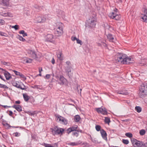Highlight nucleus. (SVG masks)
Wrapping results in <instances>:
<instances>
[{"mask_svg": "<svg viewBox=\"0 0 147 147\" xmlns=\"http://www.w3.org/2000/svg\"><path fill=\"white\" fill-rule=\"evenodd\" d=\"M95 128L97 131H100L101 127L100 125H96L95 126Z\"/></svg>", "mask_w": 147, "mask_h": 147, "instance_id": "nucleus-36", "label": "nucleus"}, {"mask_svg": "<svg viewBox=\"0 0 147 147\" xmlns=\"http://www.w3.org/2000/svg\"><path fill=\"white\" fill-rule=\"evenodd\" d=\"M1 64L6 65L9 66L10 63L9 62H7L5 61H1Z\"/></svg>", "mask_w": 147, "mask_h": 147, "instance_id": "nucleus-40", "label": "nucleus"}, {"mask_svg": "<svg viewBox=\"0 0 147 147\" xmlns=\"http://www.w3.org/2000/svg\"><path fill=\"white\" fill-rule=\"evenodd\" d=\"M20 77L22 78H23L24 79H26V78L25 76L22 74L20 73L19 75Z\"/></svg>", "mask_w": 147, "mask_h": 147, "instance_id": "nucleus-45", "label": "nucleus"}, {"mask_svg": "<svg viewBox=\"0 0 147 147\" xmlns=\"http://www.w3.org/2000/svg\"><path fill=\"white\" fill-rule=\"evenodd\" d=\"M118 93L120 94H122L123 95H127V92H123V91H119L118 92Z\"/></svg>", "mask_w": 147, "mask_h": 147, "instance_id": "nucleus-48", "label": "nucleus"}, {"mask_svg": "<svg viewBox=\"0 0 147 147\" xmlns=\"http://www.w3.org/2000/svg\"><path fill=\"white\" fill-rule=\"evenodd\" d=\"M139 94L140 96L142 98H144L147 95V87L145 86L144 84L141 85Z\"/></svg>", "mask_w": 147, "mask_h": 147, "instance_id": "nucleus-2", "label": "nucleus"}, {"mask_svg": "<svg viewBox=\"0 0 147 147\" xmlns=\"http://www.w3.org/2000/svg\"><path fill=\"white\" fill-rule=\"evenodd\" d=\"M135 109L136 110H142V109L140 106H136L135 107Z\"/></svg>", "mask_w": 147, "mask_h": 147, "instance_id": "nucleus-49", "label": "nucleus"}, {"mask_svg": "<svg viewBox=\"0 0 147 147\" xmlns=\"http://www.w3.org/2000/svg\"><path fill=\"white\" fill-rule=\"evenodd\" d=\"M78 127L77 125H74L72 127H70L67 129L66 133L69 134L71 131H76L78 129Z\"/></svg>", "mask_w": 147, "mask_h": 147, "instance_id": "nucleus-9", "label": "nucleus"}, {"mask_svg": "<svg viewBox=\"0 0 147 147\" xmlns=\"http://www.w3.org/2000/svg\"><path fill=\"white\" fill-rule=\"evenodd\" d=\"M13 72L16 75H17V76H19V75H20V73L19 72H18L17 71H16L15 70H13Z\"/></svg>", "mask_w": 147, "mask_h": 147, "instance_id": "nucleus-50", "label": "nucleus"}, {"mask_svg": "<svg viewBox=\"0 0 147 147\" xmlns=\"http://www.w3.org/2000/svg\"><path fill=\"white\" fill-rule=\"evenodd\" d=\"M5 23V21L3 20L0 19V25H4Z\"/></svg>", "mask_w": 147, "mask_h": 147, "instance_id": "nucleus-47", "label": "nucleus"}, {"mask_svg": "<svg viewBox=\"0 0 147 147\" xmlns=\"http://www.w3.org/2000/svg\"><path fill=\"white\" fill-rule=\"evenodd\" d=\"M51 62L53 64H54L55 63V59H54V58H52V59L51 61Z\"/></svg>", "mask_w": 147, "mask_h": 147, "instance_id": "nucleus-54", "label": "nucleus"}, {"mask_svg": "<svg viewBox=\"0 0 147 147\" xmlns=\"http://www.w3.org/2000/svg\"><path fill=\"white\" fill-rule=\"evenodd\" d=\"M82 143V142L80 141H78L76 142H71L69 144L71 146H77Z\"/></svg>", "mask_w": 147, "mask_h": 147, "instance_id": "nucleus-21", "label": "nucleus"}, {"mask_svg": "<svg viewBox=\"0 0 147 147\" xmlns=\"http://www.w3.org/2000/svg\"><path fill=\"white\" fill-rule=\"evenodd\" d=\"M98 113L103 115H107V111H97Z\"/></svg>", "mask_w": 147, "mask_h": 147, "instance_id": "nucleus-29", "label": "nucleus"}, {"mask_svg": "<svg viewBox=\"0 0 147 147\" xmlns=\"http://www.w3.org/2000/svg\"><path fill=\"white\" fill-rule=\"evenodd\" d=\"M100 133L102 138L106 141H107V134L106 132L103 129L100 130Z\"/></svg>", "mask_w": 147, "mask_h": 147, "instance_id": "nucleus-13", "label": "nucleus"}, {"mask_svg": "<svg viewBox=\"0 0 147 147\" xmlns=\"http://www.w3.org/2000/svg\"><path fill=\"white\" fill-rule=\"evenodd\" d=\"M146 131L145 130L142 129L140 131V134L141 135H144Z\"/></svg>", "mask_w": 147, "mask_h": 147, "instance_id": "nucleus-35", "label": "nucleus"}, {"mask_svg": "<svg viewBox=\"0 0 147 147\" xmlns=\"http://www.w3.org/2000/svg\"><path fill=\"white\" fill-rule=\"evenodd\" d=\"M133 59V58L129 57L126 55V57L125 58L124 64H128L129 63H133L134 62Z\"/></svg>", "mask_w": 147, "mask_h": 147, "instance_id": "nucleus-10", "label": "nucleus"}, {"mask_svg": "<svg viewBox=\"0 0 147 147\" xmlns=\"http://www.w3.org/2000/svg\"><path fill=\"white\" fill-rule=\"evenodd\" d=\"M59 26H58L56 29H55L54 33L57 36H61L63 33L62 26L63 24L62 23H60Z\"/></svg>", "mask_w": 147, "mask_h": 147, "instance_id": "nucleus-4", "label": "nucleus"}, {"mask_svg": "<svg viewBox=\"0 0 147 147\" xmlns=\"http://www.w3.org/2000/svg\"><path fill=\"white\" fill-rule=\"evenodd\" d=\"M15 103L17 104H19L20 103V101H16Z\"/></svg>", "mask_w": 147, "mask_h": 147, "instance_id": "nucleus-61", "label": "nucleus"}, {"mask_svg": "<svg viewBox=\"0 0 147 147\" xmlns=\"http://www.w3.org/2000/svg\"><path fill=\"white\" fill-rule=\"evenodd\" d=\"M123 142L125 144H127L129 143V141L127 140L123 139Z\"/></svg>", "mask_w": 147, "mask_h": 147, "instance_id": "nucleus-38", "label": "nucleus"}, {"mask_svg": "<svg viewBox=\"0 0 147 147\" xmlns=\"http://www.w3.org/2000/svg\"><path fill=\"white\" fill-rule=\"evenodd\" d=\"M108 39L110 41L114 42L116 40V39L114 36L111 34H109L107 36Z\"/></svg>", "mask_w": 147, "mask_h": 147, "instance_id": "nucleus-15", "label": "nucleus"}, {"mask_svg": "<svg viewBox=\"0 0 147 147\" xmlns=\"http://www.w3.org/2000/svg\"><path fill=\"white\" fill-rule=\"evenodd\" d=\"M96 18L95 15H93L90 16L88 20H87L86 24L90 27H95L96 22Z\"/></svg>", "mask_w": 147, "mask_h": 147, "instance_id": "nucleus-1", "label": "nucleus"}, {"mask_svg": "<svg viewBox=\"0 0 147 147\" xmlns=\"http://www.w3.org/2000/svg\"><path fill=\"white\" fill-rule=\"evenodd\" d=\"M77 41V43L78 44H80V45H82V41L80 40L79 39H78L77 40H76Z\"/></svg>", "mask_w": 147, "mask_h": 147, "instance_id": "nucleus-51", "label": "nucleus"}, {"mask_svg": "<svg viewBox=\"0 0 147 147\" xmlns=\"http://www.w3.org/2000/svg\"><path fill=\"white\" fill-rule=\"evenodd\" d=\"M0 87L3 88H8V87L5 85L0 84Z\"/></svg>", "mask_w": 147, "mask_h": 147, "instance_id": "nucleus-37", "label": "nucleus"}, {"mask_svg": "<svg viewBox=\"0 0 147 147\" xmlns=\"http://www.w3.org/2000/svg\"><path fill=\"white\" fill-rule=\"evenodd\" d=\"M12 113H13L12 112V111H10L9 114L10 116H11L12 115Z\"/></svg>", "mask_w": 147, "mask_h": 147, "instance_id": "nucleus-62", "label": "nucleus"}, {"mask_svg": "<svg viewBox=\"0 0 147 147\" xmlns=\"http://www.w3.org/2000/svg\"><path fill=\"white\" fill-rule=\"evenodd\" d=\"M78 39V38H77L75 36H72L71 37V40L73 41H74L75 40H77Z\"/></svg>", "mask_w": 147, "mask_h": 147, "instance_id": "nucleus-52", "label": "nucleus"}, {"mask_svg": "<svg viewBox=\"0 0 147 147\" xmlns=\"http://www.w3.org/2000/svg\"><path fill=\"white\" fill-rule=\"evenodd\" d=\"M3 73L6 80H9L12 78L10 74L7 71H5Z\"/></svg>", "mask_w": 147, "mask_h": 147, "instance_id": "nucleus-16", "label": "nucleus"}, {"mask_svg": "<svg viewBox=\"0 0 147 147\" xmlns=\"http://www.w3.org/2000/svg\"><path fill=\"white\" fill-rule=\"evenodd\" d=\"M64 78L63 76H60L59 77V80L61 82L60 83L61 84L63 85L64 83Z\"/></svg>", "mask_w": 147, "mask_h": 147, "instance_id": "nucleus-26", "label": "nucleus"}, {"mask_svg": "<svg viewBox=\"0 0 147 147\" xmlns=\"http://www.w3.org/2000/svg\"><path fill=\"white\" fill-rule=\"evenodd\" d=\"M125 135L127 137L129 138H131L133 136V135L132 133L130 132L126 133Z\"/></svg>", "mask_w": 147, "mask_h": 147, "instance_id": "nucleus-32", "label": "nucleus"}, {"mask_svg": "<svg viewBox=\"0 0 147 147\" xmlns=\"http://www.w3.org/2000/svg\"><path fill=\"white\" fill-rule=\"evenodd\" d=\"M145 14L142 18L143 20V21L147 22V9H145L144 10Z\"/></svg>", "mask_w": 147, "mask_h": 147, "instance_id": "nucleus-20", "label": "nucleus"}, {"mask_svg": "<svg viewBox=\"0 0 147 147\" xmlns=\"http://www.w3.org/2000/svg\"><path fill=\"white\" fill-rule=\"evenodd\" d=\"M25 33V31L24 30H21L19 32V34H23Z\"/></svg>", "mask_w": 147, "mask_h": 147, "instance_id": "nucleus-53", "label": "nucleus"}, {"mask_svg": "<svg viewBox=\"0 0 147 147\" xmlns=\"http://www.w3.org/2000/svg\"><path fill=\"white\" fill-rule=\"evenodd\" d=\"M0 69L1 70H2V71H4V72H5V71H6V70H5V69H3V68H1V67H0Z\"/></svg>", "mask_w": 147, "mask_h": 147, "instance_id": "nucleus-64", "label": "nucleus"}, {"mask_svg": "<svg viewBox=\"0 0 147 147\" xmlns=\"http://www.w3.org/2000/svg\"><path fill=\"white\" fill-rule=\"evenodd\" d=\"M66 65H67L66 67V73L67 74L69 77L70 78L71 76L72 73L71 72V69L72 67L71 66V63L69 61H67L66 62Z\"/></svg>", "mask_w": 147, "mask_h": 147, "instance_id": "nucleus-6", "label": "nucleus"}, {"mask_svg": "<svg viewBox=\"0 0 147 147\" xmlns=\"http://www.w3.org/2000/svg\"><path fill=\"white\" fill-rule=\"evenodd\" d=\"M13 107L14 108L17 110H22L21 107L19 105H14L13 106Z\"/></svg>", "mask_w": 147, "mask_h": 147, "instance_id": "nucleus-25", "label": "nucleus"}, {"mask_svg": "<svg viewBox=\"0 0 147 147\" xmlns=\"http://www.w3.org/2000/svg\"><path fill=\"white\" fill-rule=\"evenodd\" d=\"M50 75L49 74H47L45 76V78L47 79H49L50 78Z\"/></svg>", "mask_w": 147, "mask_h": 147, "instance_id": "nucleus-56", "label": "nucleus"}, {"mask_svg": "<svg viewBox=\"0 0 147 147\" xmlns=\"http://www.w3.org/2000/svg\"><path fill=\"white\" fill-rule=\"evenodd\" d=\"M57 57L59 60H63V58L62 56V54L61 53H59L58 54Z\"/></svg>", "mask_w": 147, "mask_h": 147, "instance_id": "nucleus-33", "label": "nucleus"}, {"mask_svg": "<svg viewBox=\"0 0 147 147\" xmlns=\"http://www.w3.org/2000/svg\"><path fill=\"white\" fill-rule=\"evenodd\" d=\"M28 53L30 54L32 57L33 58L36 57V55L35 53L33 50H28Z\"/></svg>", "mask_w": 147, "mask_h": 147, "instance_id": "nucleus-19", "label": "nucleus"}, {"mask_svg": "<svg viewBox=\"0 0 147 147\" xmlns=\"http://www.w3.org/2000/svg\"><path fill=\"white\" fill-rule=\"evenodd\" d=\"M42 71V68H39V73H41V71Z\"/></svg>", "mask_w": 147, "mask_h": 147, "instance_id": "nucleus-59", "label": "nucleus"}, {"mask_svg": "<svg viewBox=\"0 0 147 147\" xmlns=\"http://www.w3.org/2000/svg\"><path fill=\"white\" fill-rule=\"evenodd\" d=\"M72 135L74 136L77 137L78 136V133L76 132H74L73 133Z\"/></svg>", "mask_w": 147, "mask_h": 147, "instance_id": "nucleus-46", "label": "nucleus"}, {"mask_svg": "<svg viewBox=\"0 0 147 147\" xmlns=\"http://www.w3.org/2000/svg\"><path fill=\"white\" fill-rule=\"evenodd\" d=\"M81 145L83 147H88L89 146V144L86 142H84L81 144Z\"/></svg>", "mask_w": 147, "mask_h": 147, "instance_id": "nucleus-31", "label": "nucleus"}, {"mask_svg": "<svg viewBox=\"0 0 147 147\" xmlns=\"http://www.w3.org/2000/svg\"><path fill=\"white\" fill-rule=\"evenodd\" d=\"M45 18L42 17H38L37 18L36 21L38 22H44L45 21Z\"/></svg>", "mask_w": 147, "mask_h": 147, "instance_id": "nucleus-17", "label": "nucleus"}, {"mask_svg": "<svg viewBox=\"0 0 147 147\" xmlns=\"http://www.w3.org/2000/svg\"><path fill=\"white\" fill-rule=\"evenodd\" d=\"M144 146L145 147H147V143H146L144 144Z\"/></svg>", "mask_w": 147, "mask_h": 147, "instance_id": "nucleus-63", "label": "nucleus"}, {"mask_svg": "<svg viewBox=\"0 0 147 147\" xmlns=\"http://www.w3.org/2000/svg\"><path fill=\"white\" fill-rule=\"evenodd\" d=\"M133 146L135 147H143V143L142 142L137 140L134 138L131 140Z\"/></svg>", "mask_w": 147, "mask_h": 147, "instance_id": "nucleus-5", "label": "nucleus"}, {"mask_svg": "<svg viewBox=\"0 0 147 147\" xmlns=\"http://www.w3.org/2000/svg\"><path fill=\"white\" fill-rule=\"evenodd\" d=\"M43 145L45 147H54V146H51L49 144H47L46 143H44L43 144Z\"/></svg>", "mask_w": 147, "mask_h": 147, "instance_id": "nucleus-41", "label": "nucleus"}, {"mask_svg": "<svg viewBox=\"0 0 147 147\" xmlns=\"http://www.w3.org/2000/svg\"><path fill=\"white\" fill-rule=\"evenodd\" d=\"M46 40L48 42H53L54 41L53 36L51 34H48L46 36Z\"/></svg>", "mask_w": 147, "mask_h": 147, "instance_id": "nucleus-12", "label": "nucleus"}, {"mask_svg": "<svg viewBox=\"0 0 147 147\" xmlns=\"http://www.w3.org/2000/svg\"><path fill=\"white\" fill-rule=\"evenodd\" d=\"M104 121L105 123H107L108 125H109V123L111 122L110 118L108 117H105Z\"/></svg>", "mask_w": 147, "mask_h": 147, "instance_id": "nucleus-27", "label": "nucleus"}, {"mask_svg": "<svg viewBox=\"0 0 147 147\" xmlns=\"http://www.w3.org/2000/svg\"><path fill=\"white\" fill-rule=\"evenodd\" d=\"M11 28H14L16 30H17L18 29V26L17 25H16L15 26H11Z\"/></svg>", "mask_w": 147, "mask_h": 147, "instance_id": "nucleus-44", "label": "nucleus"}, {"mask_svg": "<svg viewBox=\"0 0 147 147\" xmlns=\"http://www.w3.org/2000/svg\"><path fill=\"white\" fill-rule=\"evenodd\" d=\"M126 57L125 55L121 54L117 58V60L118 62L124 64L125 58Z\"/></svg>", "mask_w": 147, "mask_h": 147, "instance_id": "nucleus-8", "label": "nucleus"}, {"mask_svg": "<svg viewBox=\"0 0 147 147\" xmlns=\"http://www.w3.org/2000/svg\"><path fill=\"white\" fill-rule=\"evenodd\" d=\"M26 63H31L32 62V60L30 59L27 58L26 59Z\"/></svg>", "mask_w": 147, "mask_h": 147, "instance_id": "nucleus-39", "label": "nucleus"}, {"mask_svg": "<svg viewBox=\"0 0 147 147\" xmlns=\"http://www.w3.org/2000/svg\"><path fill=\"white\" fill-rule=\"evenodd\" d=\"M13 86L17 87V88H20L22 90H24V88L22 87L19 84V82L18 81L14 82L13 83Z\"/></svg>", "mask_w": 147, "mask_h": 147, "instance_id": "nucleus-14", "label": "nucleus"}, {"mask_svg": "<svg viewBox=\"0 0 147 147\" xmlns=\"http://www.w3.org/2000/svg\"><path fill=\"white\" fill-rule=\"evenodd\" d=\"M99 42H100L97 43L98 46H100L102 45H103L104 47L107 46V44L104 42L102 41L101 40H100Z\"/></svg>", "mask_w": 147, "mask_h": 147, "instance_id": "nucleus-22", "label": "nucleus"}, {"mask_svg": "<svg viewBox=\"0 0 147 147\" xmlns=\"http://www.w3.org/2000/svg\"><path fill=\"white\" fill-rule=\"evenodd\" d=\"M9 0H3L2 3L4 5H9Z\"/></svg>", "mask_w": 147, "mask_h": 147, "instance_id": "nucleus-30", "label": "nucleus"}, {"mask_svg": "<svg viewBox=\"0 0 147 147\" xmlns=\"http://www.w3.org/2000/svg\"><path fill=\"white\" fill-rule=\"evenodd\" d=\"M109 16L111 18L117 20H119L121 18V16L119 13L112 12L109 14Z\"/></svg>", "mask_w": 147, "mask_h": 147, "instance_id": "nucleus-3", "label": "nucleus"}, {"mask_svg": "<svg viewBox=\"0 0 147 147\" xmlns=\"http://www.w3.org/2000/svg\"><path fill=\"white\" fill-rule=\"evenodd\" d=\"M96 110H106V109L103 107H101V108H96Z\"/></svg>", "mask_w": 147, "mask_h": 147, "instance_id": "nucleus-43", "label": "nucleus"}, {"mask_svg": "<svg viewBox=\"0 0 147 147\" xmlns=\"http://www.w3.org/2000/svg\"><path fill=\"white\" fill-rule=\"evenodd\" d=\"M27 36V34L26 33H24L23 34V36L24 37L25 36Z\"/></svg>", "mask_w": 147, "mask_h": 147, "instance_id": "nucleus-60", "label": "nucleus"}, {"mask_svg": "<svg viewBox=\"0 0 147 147\" xmlns=\"http://www.w3.org/2000/svg\"><path fill=\"white\" fill-rule=\"evenodd\" d=\"M113 12H115L116 13H119L118 12V10L116 8H115V9H114L113 11Z\"/></svg>", "mask_w": 147, "mask_h": 147, "instance_id": "nucleus-57", "label": "nucleus"}, {"mask_svg": "<svg viewBox=\"0 0 147 147\" xmlns=\"http://www.w3.org/2000/svg\"><path fill=\"white\" fill-rule=\"evenodd\" d=\"M23 96L24 100L26 101H27L30 99V97L26 94H23Z\"/></svg>", "mask_w": 147, "mask_h": 147, "instance_id": "nucleus-24", "label": "nucleus"}, {"mask_svg": "<svg viewBox=\"0 0 147 147\" xmlns=\"http://www.w3.org/2000/svg\"><path fill=\"white\" fill-rule=\"evenodd\" d=\"M57 120L58 122H60V123H63L64 121V118L63 117L59 116H57L56 117Z\"/></svg>", "mask_w": 147, "mask_h": 147, "instance_id": "nucleus-18", "label": "nucleus"}, {"mask_svg": "<svg viewBox=\"0 0 147 147\" xmlns=\"http://www.w3.org/2000/svg\"><path fill=\"white\" fill-rule=\"evenodd\" d=\"M13 135L17 137H19L20 135V134L18 132H16L14 133L13 134Z\"/></svg>", "mask_w": 147, "mask_h": 147, "instance_id": "nucleus-42", "label": "nucleus"}, {"mask_svg": "<svg viewBox=\"0 0 147 147\" xmlns=\"http://www.w3.org/2000/svg\"><path fill=\"white\" fill-rule=\"evenodd\" d=\"M3 106L5 108L7 109L8 108L11 107V106Z\"/></svg>", "mask_w": 147, "mask_h": 147, "instance_id": "nucleus-58", "label": "nucleus"}, {"mask_svg": "<svg viewBox=\"0 0 147 147\" xmlns=\"http://www.w3.org/2000/svg\"><path fill=\"white\" fill-rule=\"evenodd\" d=\"M64 129L62 128L55 127L52 131L53 134L54 135L57 134H62L64 131Z\"/></svg>", "mask_w": 147, "mask_h": 147, "instance_id": "nucleus-7", "label": "nucleus"}, {"mask_svg": "<svg viewBox=\"0 0 147 147\" xmlns=\"http://www.w3.org/2000/svg\"><path fill=\"white\" fill-rule=\"evenodd\" d=\"M5 125L6 128H9V127H11V126H10L8 124H6Z\"/></svg>", "mask_w": 147, "mask_h": 147, "instance_id": "nucleus-55", "label": "nucleus"}, {"mask_svg": "<svg viewBox=\"0 0 147 147\" xmlns=\"http://www.w3.org/2000/svg\"><path fill=\"white\" fill-rule=\"evenodd\" d=\"M17 38L23 42H24L26 41V40L23 38L21 36L18 35L17 36Z\"/></svg>", "mask_w": 147, "mask_h": 147, "instance_id": "nucleus-28", "label": "nucleus"}, {"mask_svg": "<svg viewBox=\"0 0 147 147\" xmlns=\"http://www.w3.org/2000/svg\"><path fill=\"white\" fill-rule=\"evenodd\" d=\"M27 113H28L30 115H35V113H34V111H28Z\"/></svg>", "mask_w": 147, "mask_h": 147, "instance_id": "nucleus-34", "label": "nucleus"}, {"mask_svg": "<svg viewBox=\"0 0 147 147\" xmlns=\"http://www.w3.org/2000/svg\"><path fill=\"white\" fill-rule=\"evenodd\" d=\"M0 14L1 16L5 17H12L13 16V15L12 13L7 11H3Z\"/></svg>", "mask_w": 147, "mask_h": 147, "instance_id": "nucleus-11", "label": "nucleus"}, {"mask_svg": "<svg viewBox=\"0 0 147 147\" xmlns=\"http://www.w3.org/2000/svg\"><path fill=\"white\" fill-rule=\"evenodd\" d=\"M80 119V117L79 115H77L74 117V120L76 122H79Z\"/></svg>", "mask_w": 147, "mask_h": 147, "instance_id": "nucleus-23", "label": "nucleus"}]
</instances>
